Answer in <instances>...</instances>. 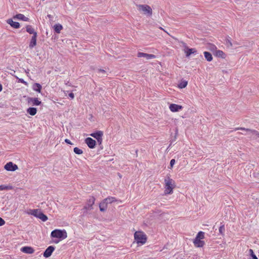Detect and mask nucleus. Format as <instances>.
Instances as JSON below:
<instances>
[{
    "label": "nucleus",
    "mask_w": 259,
    "mask_h": 259,
    "mask_svg": "<svg viewBox=\"0 0 259 259\" xmlns=\"http://www.w3.org/2000/svg\"><path fill=\"white\" fill-rule=\"evenodd\" d=\"M175 181L169 177H167L164 179V190L165 195L171 194L173 193L174 189L176 188Z\"/></svg>",
    "instance_id": "f257e3e1"
},
{
    "label": "nucleus",
    "mask_w": 259,
    "mask_h": 259,
    "mask_svg": "<svg viewBox=\"0 0 259 259\" xmlns=\"http://www.w3.org/2000/svg\"><path fill=\"white\" fill-rule=\"evenodd\" d=\"M134 239L138 245L144 244L147 240L146 235L143 231H136L134 234Z\"/></svg>",
    "instance_id": "f03ea898"
},
{
    "label": "nucleus",
    "mask_w": 259,
    "mask_h": 259,
    "mask_svg": "<svg viewBox=\"0 0 259 259\" xmlns=\"http://www.w3.org/2000/svg\"><path fill=\"white\" fill-rule=\"evenodd\" d=\"M51 237L59 239L60 240H63L67 237V233L65 230L55 229L52 231Z\"/></svg>",
    "instance_id": "7ed1b4c3"
},
{
    "label": "nucleus",
    "mask_w": 259,
    "mask_h": 259,
    "mask_svg": "<svg viewBox=\"0 0 259 259\" xmlns=\"http://www.w3.org/2000/svg\"><path fill=\"white\" fill-rule=\"evenodd\" d=\"M27 214L34 216L35 217L39 219L43 222H46L48 220V217L45 215L39 209H30L27 212Z\"/></svg>",
    "instance_id": "20e7f679"
},
{
    "label": "nucleus",
    "mask_w": 259,
    "mask_h": 259,
    "mask_svg": "<svg viewBox=\"0 0 259 259\" xmlns=\"http://www.w3.org/2000/svg\"><path fill=\"white\" fill-rule=\"evenodd\" d=\"M204 238V233L202 231L199 232L193 240L194 246L196 247H202L205 244V242L203 240Z\"/></svg>",
    "instance_id": "39448f33"
},
{
    "label": "nucleus",
    "mask_w": 259,
    "mask_h": 259,
    "mask_svg": "<svg viewBox=\"0 0 259 259\" xmlns=\"http://www.w3.org/2000/svg\"><path fill=\"white\" fill-rule=\"evenodd\" d=\"M139 11L143 14L151 16L152 14V10L151 8L147 5H139L138 6Z\"/></svg>",
    "instance_id": "423d86ee"
},
{
    "label": "nucleus",
    "mask_w": 259,
    "mask_h": 259,
    "mask_svg": "<svg viewBox=\"0 0 259 259\" xmlns=\"http://www.w3.org/2000/svg\"><path fill=\"white\" fill-rule=\"evenodd\" d=\"M182 46L184 48L183 51L186 54L187 57H189L191 54L197 53V50L195 48H189L186 44L182 42Z\"/></svg>",
    "instance_id": "0eeeda50"
},
{
    "label": "nucleus",
    "mask_w": 259,
    "mask_h": 259,
    "mask_svg": "<svg viewBox=\"0 0 259 259\" xmlns=\"http://www.w3.org/2000/svg\"><path fill=\"white\" fill-rule=\"evenodd\" d=\"M4 168L7 171H14L18 169V167L12 162H9L4 166Z\"/></svg>",
    "instance_id": "6e6552de"
},
{
    "label": "nucleus",
    "mask_w": 259,
    "mask_h": 259,
    "mask_svg": "<svg viewBox=\"0 0 259 259\" xmlns=\"http://www.w3.org/2000/svg\"><path fill=\"white\" fill-rule=\"evenodd\" d=\"M95 198L94 196H91L87 200V204L84 207V209L86 210H91L93 209V206L95 203Z\"/></svg>",
    "instance_id": "1a4fd4ad"
},
{
    "label": "nucleus",
    "mask_w": 259,
    "mask_h": 259,
    "mask_svg": "<svg viewBox=\"0 0 259 259\" xmlns=\"http://www.w3.org/2000/svg\"><path fill=\"white\" fill-rule=\"evenodd\" d=\"M103 135V132L101 131H97L95 133H93L90 134V136L94 137L98 142L100 143H102V136Z\"/></svg>",
    "instance_id": "9d476101"
},
{
    "label": "nucleus",
    "mask_w": 259,
    "mask_h": 259,
    "mask_svg": "<svg viewBox=\"0 0 259 259\" xmlns=\"http://www.w3.org/2000/svg\"><path fill=\"white\" fill-rule=\"evenodd\" d=\"M170 110L172 112L179 111L183 108V106L176 104H170L169 106Z\"/></svg>",
    "instance_id": "9b49d317"
},
{
    "label": "nucleus",
    "mask_w": 259,
    "mask_h": 259,
    "mask_svg": "<svg viewBox=\"0 0 259 259\" xmlns=\"http://www.w3.org/2000/svg\"><path fill=\"white\" fill-rule=\"evenodd\" d=\"M85 143L90 148L93 149L95 147L96 142L91 138H87L85 139Z\"/></svg>",
    "instance_id": "f8f14e48"
},
{
    "label": "nucleus",
    "mask_w": 259,
    "mask_h": 259,
    "mask_svg": "<svg viewBox=\"0 0 259 259\" xmlns=\"http://www.w3.org/2000/svg\"><path fill=\"white\" fill-rule=\"evenodd\" d=\"M137 56L139 58L144 57L146 60H150L156 58V56L154 55L148 54L142 52H139L137 54Z\"/></svg>",
    "instance_id": "ddd939ff"
},
{
    "label": "nucleus",
    "mask_w": 259,
    "mask_h": 259,
    "mask_svg": "<svg viewBox=\"0 0 259 259\" xmlns=\"http://www.w3.org/2000/svg\"><path fill=\"white\" fill-rule=\"evenodd\" d=\"M55 250V247L53 246H49L46 249V250L45 251V252H44V256L45 257H50L53 252Z\"/></svg>",
    "instance_id": "4468645a"
},
{
    "label": "nucleus",
    "mask_w": 259,
    "mask_h": 259,
    "mask_svg": "<svg viewBox=\"0 0 259 259\" xmlns=\"http://www.w3.org/2000/svg\"><path fill=\"white\" fill-rule=\"evenodd\" d=\"M20 250L27 254H32L34 252V249L31 246H24L21 248Z\"/></svg>",
    "instance_id": "2eb2a0df"
},
{
    "label": "nucleus",
    "mask_w": 259,
    "mask_h": 259,
    "mask_svg": "<svg viewBox=\"0 0 259 259\" xmlns=\"http://www.w3.org/2000/svg\"><path fill=\"white\" fill-rule=\"evenodd\" d=\"M213 55L217 57H219L223 59H225L226 56L225 53L223 51L220 50H217L214 52H213Z\"/></svg>",
    "instance_id": "dca6fc26"
},
{
    "label": "nucleus",
    "mask_w": 259,
    "mask_h": 259,
    "mask_svg": "<svg viewBox=\"0 0 259 259\" xmlns=\"http://www.w3.org/2000/svg\"><path fill=\"white\" fill-rule=\"evenodd\" d=\"M7 22L10 24L12 27L14 28H19L20 27V24L19 22L13 21L12 19L7 20Z\"/></svg>",
    "instance_id": "f3484780"
},
{
    "label": "nucleus",
    "mask_w": 259,
    "mask_h": 259,
    "mask_svg": "<svg viewBox=\"0 0 259 259\" xmlns=\"http://www.w3.org/2000/svg\"><path fill=\"white\" fill-rule=\"evenodd\" d=\"M37 35L35 34L33 35L30 40L29 47L30 49H32L36 45Z\"/></svg>",
    "instance_id": "a211bd4d"
},
{
    "label": "nucleus",
    "mask_w": 259,
    "mask_h": 259,
    "mask_svg": "<svg viewBox=\"0 0 259 259\" xmlns=\"http://www.w3.org/2000/svg\"><path fill=\"white\" fill-rule=\"evenodd\" d=\"M242 130V131H245L250 132L251 133L255 134V135L259 137V133L257 131H256V130H251V129H249V128H244V127H238V128H236L235 129V130Z\"/></svg>",
    "instance_id": "6ab92c4d"
},
{
    "label": "nucleus",
    "mask_w": 259,
    "mask_h": 259,
    "mask_svg": "<svg viewBox=\"0 0 259 259\" xmlns=\"http://www.w3.org/2000/svg\"><path fill=\"white\" fill-rule=\"evenodd\" d=\"M14 18H16L17 19L22 20L24 21H29V18L25 17L23 14H17L16 15H15L14 17Z\"/></svg>",
    "instance_id": "aec40b11"
},
{
    "label": "nucleus",
    "mask_w": 259,
    "mask_h": 259,
    "mask_svg": "<svg viewBox=\"0 0 259 259\" xmlns=\"http://www.w3.org/2000/svg\"><path fill=\"white\" fill-rule=\"evenodd\" d=\"M26 30L29 34H32L33 35H34L35 34L37 35V32L34 31V29L32 27V26L28 25L26 26Z\"/></svg>",
    "instance_id": "412c9836"
},
{
    "label": "nucleus",
    "mask_w": 259,
    "mask_h": 259,
    "mask_svg": "<svg viewBox=\"0 0 259 259\" xmlns=\"http://www.w3.org/2000/svg\"><path fill=\"white\" fill-rule=\"evenodd\" d=\"M29 102L32 103L33 105L38 106L41 104V101H39L36 98H32L29 99Z\"/></svg>",
    "instance_id": "4be33fe9"
},
{
    "label": "nucleus",
    "mask_w": 259,
    "mask_h": 259,
    "mask_svg": "<svg viewBox=\"0 0 259 259\" xmlns=\"http://www.w3.org/2000/svg\"><path fill=\"white\" fill-rule=\"evenodd\" d=\"M187 85H188V81L182 79L180 81L179 84H178V87L179 89H184V88H186Z\"/></svg>",
    "instance_id": "5701e85b"
},
{
    "label": "nucleus",
    "mask_w": 259,
    "mask_h": 259,
    "mask_svg": "<svg viewBox=\"0 0 259 259\" xmlns=\"http://www.w3.org/2000/svg\"><path fill=\"white\" fill-rule=\"evenodd\" d=\"M107 207V203L106 201L104 200L102 202H101L99 204L100 210L101 211H104Z\"/></svg>",
    "instance_id": "b1692460"
},
{
    "label": "nucleus",
    "mask_w": 259,
    "mask_h": 259,
    "mask_svg": "<svg viewBox=\"0 0 259 259\" xmlns=\"http://www.w3.org/2000/svg\"><path fill=\"white\" fill-rule=\"evenodd\" d=\"M32 88L33 90L38 93H40L42 87L39 83H35L33 84Z\"/></svg>",
    "instance_id": "393cba45"
},
{
    "label": "nucleus",
    "mask_w": 259,
    "mask_h": 259,
    "mask_svg": "<svg viewBox=\"0 0 259 259\" xmlns=\"http://www.w3.org/2000/svg\"><path fill=\"white\" fill-rule=\"evenodd\" d=\"M37 112V110L34 107H30L27 109V112L29 113L31 115H34L36 114Z\"/></svg>",
    "instance_id": "a878e982"
},
{
    "label": "nucleus",
    "mask_w": 259,
    "mask_h": 259,
    "mask_svg": "<svg viewBox=\"0 0 259 259\" xmlns=\"http://www.w3.org/2000/svg\"><path fill=\"white\" fill-rule=\"evenodd\" d=\"M204 57L206 59V60L209 62L212 60V57L211 54L208 52H204Z\"/></svg>",
    "instance_id": "bb28decb"
},
{
    "label": "nucleus",
    "mask_w": 259,
    "mask_h": 259,
    "mask_svg": "<svg viewBox=\"0 0 259 259\" xmlns=\"http://www.w3.org/2000/svg\"><path fill=\"white\" fill-rule=\"evenodd\" d=\"M54 28L55 32L57 33H60L61 30L63 29L62 25L60 24L55 25Z\"/></svg>",
    "instance_id": "cd10ccee"
},
{
    "label": "nucleus",
    "mask_w": 259,
    "mask_h": 259,
    "mask_svg": "<svg viewBox=\"0 0 259 259\" xmlns=\"http://www.w3.org/2000/svg\"><path fill=\"white\" fill-rule=\"evenodd\" d=\"M104 200L106 201L107 204L111 203L117 201L116 199L114 197H108Z\"/></svg>",
    "instance_id": "c85d7f7f"
},
{
    "label": "nucleus",
    "mask_w": 259,
    "mask_h": 259,
    "mask_svg": "<svg viewBox=\"0 0 259 259\" xmlns=\"http://www.w3.org/2000/svg\"><path fill=\"white\" fill-rule=\"evenodd\" d=\"M219 233L223 236L225 234V227L224 225L221 226L219 229Z\"/></svg>",
    "instance_id": "c756f323"
},
{
    "label": "nucleus",
    "mask_w": 259,
    "mask_h": 259,
    "mask_svg": "<svg viewBox=\"0 0 259 259\" xmlns=\"http://www.w3.org/2000/svg\"><path fill=\"white\" fill-rule=\"evenodd\" d=\"M73 151L74 152L77 154H81L83 153L82 150L78 147H75L73 149Z\"/></svg>",
    "instance_id": "7c9ffc66"
},
{
    "label": "nucleus",
    "mask_w": 259,
    "mask_h": 259,
    "mask_svg": "<svg viewBox=\"0 0 259 259\" xmlns=\"http://www.w3.org/2000/svg\"><path fill=\"white\" fill-rule=\"evenodd\" d=\"M10 187L5 185H0V190H9Z\"/></svg>",
    "instance_id": "2f4dec72"
},
{
    "label": "nucleus",
    "mask_w": 259,
    "mask_h": 259,
    "mask_svg": "<svg viewBox=\"0 0 259 259\" xmlns=\"http://www.w3.org/2000/svg\"><path fill=\"white\" fill-rule=\"evenodd\" d=\"M209 49L211 51H212L213 53V52L217 50V48L215 47V46L212 45L210 46Z\"/></svg>",
    "instance_id": "473e14b6"
},
{
    "label": "nucleus",
    "mask_w": 259,
    "mask_h": 259,
    "mask_svg": "<svg viewBox=\"0 0 259 259\" xmlns=\"http://www.w3.org/2000/svg\"><path fill=\"white\" fill-rule=\"evenodd\" d=\"M175 163H176L175 159H171L170 160V167H169V168H172L173 166H174V165L175 164Z\"/></svg>",
    "instance_id": "72a5a7b5"
},
{
    "label": "nucleus",
    "mask_w": 259,
    "mask_h": 259,
    "mask_svg": "<svg viewBox=\"0 0 259 259\" xmlns=\"http://www.w3.org/2000/svg\"><path fill=\"white\" fill-rule=\"evenodd\" d=\"M18 82L23 83L24 84L27 85V82L24 81L22 78H19Z\"/></svg>",
    "instance_id": "f704fd0d"
},
{
    "label": "nucleus",
    "mask_w": 259,
    "mask_h": 259,
    "mask_svg": "<svg viewBox=\"0 0 259 259\" xmlns=\"http://www.w3.org/2000/svg\"><path fill=\"white\" fill-rule=\"evenodd\" d=\"M5 224V221L4 219L0 217V226L4 225Z\"/></svg>",
    "instance_id": "c9c22d12"
},
{
    "label": "nucleus",
    "mask_w": 259,
    "mask_h": 259,
    "mask_svg": "<svg viewBox=\"0 0 259 259\" xmlns=\"http://www.w3.org/2000/svg\"><path fill=\"white\" fill-rule=\"evenodd\" d=\"M65 142L66 143L68 144H70V145L72 144V143H71V142L69 139H65Z\"/></svg>",
    "instance_id": "e433bc0d"
},
{
    "label": "nucleus",
    "mask_w": 259,
    "mask_h": 259,
    "mask_svg": "<svg viewBox=\"0 0 259 259\" xmlns=\"http://www.w3.org/2000/svg\"><path fill=\"white\" fill-rule=\"evenodd\" d=\"M69 97H70L71 99H73L74 98V94L72 93H71L69 94Z\"/></svg>",
    "instance_id": "4c0bfd02"
},
{
    "label": "nucleus",
    "mask_w": 259,
    "mask_h": 259,
    "mask_svg": "<svg viewBox=\"0 0 259 259\" xmlns=\"http://www.w3.org/2000/svg\"><path fill=\"white\" fill-rule=\"evenodd\" d=\"M3 90V87H2V85L1 83H0V92L2 91Z\"/></svg>",
    "instance_id": "58836bf2"
},
{
    "label": "nucleus",
    "mask_w": 259,
    "mask_h": 259,
    "mask_svg": "<svg viewBox=\"0 0 259 259\" xmlns=\"http://www.w3.org/2000/svg\"><path fill=\"white\" fill-rule=\"evenodd\" d=\"M100 71L102 72H105V70H103V69H100Z\"/></svg>",
    "instance_id": "ea45409f"
},
{
    "label": "nucleus",
    "mask_w": 259,
    "mask_h": 259,
    "mask_svg": "<svg viewBox=\"0 0 259 259\" xmlns=\"http://www.w3.org/2000/svg\"><path fill=\"white\" fill-rule=\"evenodd\" d=\"M59 242V240L58 241H54V242L55 243H58Z\"/></svg>",
    "instance_id": "a19ab883"
}]
</instances>
